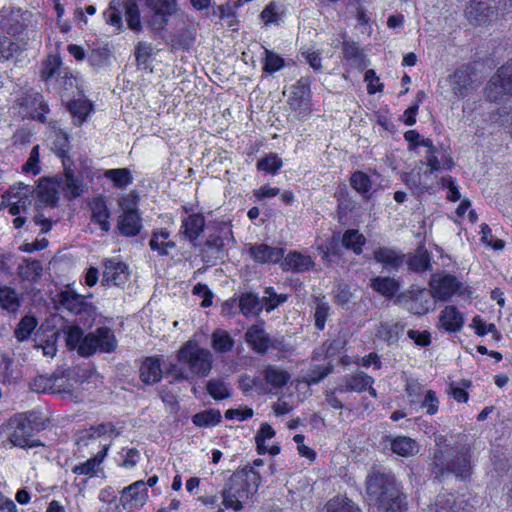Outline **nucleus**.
<instances>
[{"mask_svg": "<svg viewBox=\"0 0 512 512\" xmlns=\"http://www.w3.org/2000/svg\"><path fill=\"white\" fill-rule=\"evenodd\" d=\"M213 355L195 341H187L177 353V363H170L166 375L172 381H187L194 376L206 377L212 369Z\"/></svg>", "mask_w": 512, "mask_h": 512, "instance_id": "f257e3e1", "label": "nucleus"}, {"mask_svg": "<svg viewBox=\"0 0 512 512\" xmlns=\"http://www.w3.org/2000/svg\"><path fill=\"white\" fill-rule=\"evenodd\" d=\"M260 483L261 476L253 467H244L234 472L221 492L222 504L225 508L241 511L243 504L256 493Z\"/></svg>", "mask_w": 512, "mask_h": 512, "instance_id": "f03ea898", "label": "nucleus"}, {"mask_svg": "<svg viewBox=\"0 0 512 512\" xmlns=\"http://www.w3.org/2000/svg\"><path fill=\"white\" fill-rule=\"evenodd\" d=\"M444 442V436H437L435 438L437 449L434 452L432 465L438 469L436 474L443 475L447 471L454 473L457 477H468L471 472L469 446L460 444L443 449L442 445Z\"/></svg>", "mask_w": 512, "mask_h": 512, "instance_id": "7ed1b4c3", "label": "nucleus"}, {"mask_svg": "<svg viewBox=\"0 0 512 512\" xmlns=\"http://www.w3.org/2000/svg\"><path fill=\"white\" fill-rule=\"evenodd\" d=\"M52 151L62 159L64 166V190L72 197H78L83 193L82 181L75 175L71 168L70 158L67 156L69 149L68 135L62 131L55 132V139L51 147Z\"/></svg>", "mask_w": 512, "mask_h": 512, "instance_id": "20e7f679", "label": "nucleus"}, {"mask_svg": "<svg viewBox=\"0 0 512 512\" xmlns=\"http://www.w3.org/2000/svg\"><path fill=\"white\" fill-rule=\"evenodd\" d=\"M92 294L83 296L72 289H66L59 294V303L69 312L79 316L84 326H91L97 317L96 307L87 300Z\"/></svg>", "mask_w": 512, "mask_h": 512, "instance_id": "39448f33", "label": "nucleus"}, {"mask_svg": "<svg viewBox=\"0 0 512 512\" xmlns=\"http://www.w3.org/2000/svg\"><path fill=\"white\" fill-rule=\"evenodd\" d=\"M511 5V0H471L466 15L473 25H481L497 19Z\"/></svg>", "mask_w": 512, "mask_h": 512, "instance_id": "423d86ee", "label": "nucleus"}, {"mask_svg": "<svg viewBox=\"0 0 512 512\" xmlns=\"http://www.w3.org/2000/svg\"><path fill=\"white\" fill-rule=\"evenodd\" d=\"M489 102H501L512 96V59L501 66L484 88Z\"/></svg>", "mask_w": 512, "mask_h": 512, "instance_id": "0eeeda50", "label": "nucleus"}, {"mask_svg": "<svg viewBox=\"0 0 512 512\" xmlns=\"http://www.w3.org/2000/svg\"><path fill=\"white\" fill-rule=\"evenodd\" d=\"M229 238H232L230 225L226 222H221L216 227L215 232L209 234L200 249L203 261L211 263L222 259L225 256V241Z\"/></svg>", "mask_w": 512, "mask_h": 512, "instance_id": "6e6552de", "label": "nucleus"}, {"mask_svg": "<svg viewBox=\"0 0 512 512\" xmlns=\"http://www.w3.org/2000/svg\"><path fill=\"white\" fill-rule=\"evenodd\" d=\"M367 494L378 503L400 491L393 475L379 470L371 471L366 478Z\"/></svg>", "mask_w": 512, "mask_h": 512, "instance_id": "1a4fd4ad", "label": "nucleus"}, {"mask_svg": "<svg viewBox=\"0 0 512 512\" xmlns=\"http://www.w3.org/2000/svg\"><path fill=\"white\" fill-rule=\"evenodd\" d=\"M118 341L109 327L97 328L87 334L86 344L82 347V356L89 357L96 352L112 353L116 350Z\"/></svg>", "mask_w": 512, "mask_h": 512, "instance_id": "9d476101", "label": "nucleus"}, {"mask_svg": "<svg viewBox=\"0 0 512 512\" xmlns=\"http://www.w3.org/2000/svg\"><path fill=\"white\" fill-rule=\"evenodd\" d=\"M432 296L440 301L449 300L454 294H463L465 287L454 275L433 274L430 279Z\"/></svg>", "mask_w": 512, "mask_h": 512, "instance_id": "9b49d317", "label": "nucleus"}, {"mask_svg": "<svg viewBox=\"0 0 512 512\" xmlns=\"http://www.w3.org/2000/svg\"><path fill=\"white\" fill-rule=\"evenodd\" d=\"M145 4L152 11L148 25L155 31L163 30L178 10L177 0H145Z\"/></svg>", "mask_w": 512, "mask_h": 512, "instance_id": "f8f14e48", "label": "nucleus"}, {"mask_svg": "<svg viewBox=\"0 0 512 512\" xmlns=\"http://www.w3.org/2000/svg\"><path fill=\"white\" fill-rule=\"evenodd\" d=\"M9 425L13 428L9 440L14 446L31 448L41 445L38 440L33 439L34 427L29 419L19 416L12 419Z\"/></svg>", "mask_w": 512, "mask_h": 512, "instance_id": "ddd939ff", "label": "nucleus"}, {"mask_svg": "<svg viewBox=\"0 0 512 512\" xmlns=\"http://www.w3.org/2000/svg\"><path fill=\"white\" fill-rule=\"evenodd\" d=\"M310 98V80L307 77H302L291 87L287 102L290 108L299 115H307L310 112Z\"/></svg>", "mask_w": 512, "mask_h": 512, "instance_id": "4468645a", "label": "nucleus"}, {"mask_svg": "<svg viewBox=\"0 0 512 512\" xmlns=\"http://www.w3.org/2000/svg\"><path fill=\"white\" fill-rule=\"evenodd\" d=\"M244 337L251 349L260 355L266 354L270 347L279 348V345L272 341L265 331L263 322L250 326Z\"/></svg>", "mask_w": 512, "mask_h": 512, "instance_id": "2eb2a0df", "label": "nucleus"}, {"mask_svg": "<svg viewBox=\"0 0 512 512\" xmlns=\"http://www.w3.org/2000/svg\"><path fill=\"white\" fill-rule=\"evenodd\" d=\"M447 81L451 86L453 94L459 99L467 97L475 87L472 70L469 66H462L456 69L448 76Z\"/></svg>", "mask_w": 512, "mask_h": 512, "instance_id": "dca6fc26", "label": "nucleus"}, {"mask_svg": "<svg viewBox=\"0 0 512 512\" xmlns=\"http://www.w3.org/2000/svg\"><path fill=\"white\" fill-rule=\"evenodd\" d=\"M106 435L109 437L119 435V432L111 422L101 423L91 426L88 429L78 431L76 435V444L79 448L87 447L98 439L104 438Z\"/></svg>", "mask_w": 512, "mask_h": 512, "instance_id": "f3484780", "label": "nucleus"}, {"mask_svg": "<svg viewBox=\"0 0 512 512\" xmlns=\"http://www.w3.org/2000/svg\"><path fill=\"white\" fill-rule=\"evenodd\" d=\"M130 271L128 265L115 259H106L104 261L103 285L122 286L129 278Z\"/></svg>", "mask_w": 512, "mask_h": 512, "instance_id": "a211bd4d", "label": "nucleus"}, {"mask_svg": "<svg viewBox=\"0 0 512 512\" xmlns=\"http://www.w3.org/2000/svg\"><path fill=\"white\" fill-rule=\"evenodd\" d=\"M18 101L20 106L25 109L26 115L32 119H37L42 123L45 122V114L48 112V107L44 103L43 97L40 93L27 91L23 93Z\"/></svg>", "mask_w": 512, "mask_h": 512, "instance_id": "6ab92c4d", "label": "nucleus"}, {"mask_svg": "<svg viewBox=\"0 0 512 512\" xmlns=\"http://www.w3.org/2000/svg\"><path fill=\"white\" fill-rule=\"evenodd\" d=\"M250 257L257 263H277L284 256V250L267 244H254L249 247Z\"/></svg>", "mask_w": 512, "mask_h": 512, "instance_id": "aec40b11", "label": "nucleus"}, {"mask_svg": "<svg viewBox=\"0 0 512 512\" xmlns=\"http://www.w3.org/2000/svg\"><path fill=\"white\" fill-rule=\"evenodd\" d=\"M121 499L130 508L143 506L148 499L146 483L139 480L124 488Z\"/></svg>", "mask_w": 512, "mask_h": 512, "instance_id": "412c9836", "label": "nucleus"}, {"mask_svg": "<svg viewBox=\"0 0 512 512\" xmlns=\"http://www.w3.org/2000/svg\"><path fill=\"white\" fill-rule=\"evenodd\" d=\"M117 227L120 233L127 237L137 235L141 228V218L137 210L133 208L125 209L119 216Z\"/></svg>", "mask_w": 512, "mask_h": 512, "instance_id": "4be33fe9", "label": "nucleus"}, {"mask_svg": "<svg viewBox=\"0 0 512 512\" xmlns=\"http://www.w3.org/2000/svg\"><path fill=\"white\" fill-rule=\"evenodd\" d=\"M374 259L386 270L398 271L404 263L405 255L390 248L381 247L374 251Z\"/></svg>", "mask_w": 512, "mask_h": 512, "instance_id": "5701e85b", "label": "nucleus"}, {"mask_svg": "<svg viewBox=\"0 0 512 512\" xmlns=\"http://www.w3.org/2000/svg\"><path fill=\"white\" fill-rule=\"evenodd\" d=\"M52 394H59L64 399H70L73 401H78L79 393L76 392L73 388V384L70 382L65 372L55 371L52 374Z\"/></svg>", "mask_w": 512, "mask_h": 512, "instance_id": "b1692460", "label": "nucleus"}, {"mask_svg": "<svg viewBox=\"0 0 512 512\" xmlns=\"http://www.w3.org/2000/svg\"><path fill=\"white\" fill-rule=\"evenodd\" d=\"M284 260L281 267L285 271L305 272L309 271L314 266L312 258L308 255H303L300 252L293 251L283 256Z\"/></svg>", "mask_w": 512, "mask_h": 512, "instance_id": "393cba45", "label": "nucleus"}, {"mask_svg": "<svg viewBox=\"0 0 512 512\" xmlns=\"http://www.w3.org/2000/svg\"><path fill=\"white\" fill-rule=\"evenodd\" d=\"M19 12L20 10L15 12L12 9L7 8H4L1 11V28L3 31L14 38H17L16 36L21 35L25 29L24 24L19 20Z\"/></svg>", "mask_w": 512, "mask_h": 512, "instance_id": "a878e982", "label": "nucleus"}, {"mask_svg": "<svg viewBox=\"0 0 512 512\" xmlns=\"http://www.w3.org/2000/svg\"><path fill=\"white\" fill-rule=\"evenodd\" d=\"M374 383V379L365 374L364 372H358L352 374L345 379V384L338 386L336 391L340 393L345 392H357L361 393Z\"/></svg>", "mask_w": 512, "mask_h": 512, "instance_id": "bb28decb", "label": "nucleus"}, {"mask_svg": "<svg viewBox=\"0 0 512 512\" xmlns=\"http://www.w3.org/2000/svg\"><path fill=\"white\" fill-rule=\"evenodd\" d=\"M385 441L390 443L391 450L402 457H410L418 453L419 447L415 440L407 436L392 438L386 436Z\"/></svg>", "mask_w": 512, "mask_h": 512, "instance_id": "cd10ccee", "label": "nucleus"}, {"mask_svg": "<svg viewBox=\"0 0 512 512\" xmlns=\"http://www.w3.org/2000/svg\"><path fill=\"white\" fill-rule=\"evenodd\" d=\"M110 445L111 440L105 441L104 443L101 442V450L94 457L88 459L86 462L79 465H75L72 469V472L77 475L92 476L95 473L97 466H99L102 463L105 456L107 455Z\"/></svg>", "mask_w": 512, "mask_h": 512, "instance_id": "c85d7f7f", "label": "nucleus"}, {"mask_svg": "<svg viewBox=\"0 0 512 512\" xmlns=\"http://www.w3.org/2000/svg\"><path fill=\"white\" fill-rule=\"evenodd\" d=\"M262 375L267 384H269L274 389L283 388L290 380V373L276 365H267L263 371Z\"/></svg>", "mask_w": 512, "mask_h": 512, "instance_id": "c756f323", "label": "nucleus"}, {"mask_svg": "<svg viewBox=\"0 0 512 512\" xmlns=\"http://www.w3.org/2000/svg\"><path fill=\"white\" fill-rule=\"evenodd\" d=\"M205 227L204 216L200 213L190 214L182 220L181 228L187 239L191 242L196 241Z\"/></svg>", "mask_w": 512, "mask_h": 512, "instance_id": "7c9ffc66", "label": "nucleus"}, {"mask_svg": "<svg viewBox=\"0 0 512 512\" xmlns=\"http://www.w3.org/2000/svg\"><path fill=\"white\" fill-rule=\"evenodd\" d=\"M439 321L441 326L448 332L460 331L464 323L463 315L455 306L445 307L440 314Z\"/></svg>", "mask_w": 512, "mask_h": 512, "instance_id": "2f4dec72", "label": "nucleus"}, {"mask_svg": "<svg viewBox=\"0 0 512 512\" xmlns=\"http://www.w3.org/2000/svg\"><path fill=\"white\" fill-rule=\"evenodd\" d=\"M371 288L386 298H392L400 288L399 282L391 277L376 276L370 280Z\"/></svg>", "mask_w": 512, "mask_h": 512, "instance_id": "473e14b6", "label": "nucleus"}, {"mask_svg": "<svg viewBox=\"0 0 512 512\" xmlns=\"http://www.w3.org/2000/svg\"><path fill=\"white\" fill-rule=\"evenodd\" d=\"M162 377L160 362L156 358H147L141 365L140 378L146 384H154Z\"/></svg>", "mask_w": 512, "mask_h": 512, "instance_id": "72a5a7b5", "label": "nucleus"}, {"mask_svg": "<svg viewBox=\"0 0 512 512\" xmlns=\"http://www.w3.org/2000/svg\"><path fill=\"white\" fill-rule=\"evenodd\" d=\"M430 260V253L423 246H420L413 255L409 256L407 260L408 269L417 273L431 270Z\"/></svg>", "mask_w": 512, "mask_h": 512, "instance_id": "f704fd0d", "label": "nucleus"}, {"mask_svg": "<svg viewBox=\"0 0 512 512\" xmlns=\"http://www.w3.org/2000/svg\"><path fill=\"white\" fill-rule=\"evenodd\" d=\"M26 48V42L19 38L0 37V60H9Z\"/></svg>", "mask_w": 512, "mask_h": 512, "instance_id": "c9c22d12", "label": "nucleus"}, {"mask_svg": "<svg viewBox=\"0 0 512 512\" xmlns=\"http://www.w3.org/2000/svg\"><path fill=\"white\" fill-rule=\"evenodd\" d=\"M234 339L224 329H216L211 335V347L215 352L225 354L234 347Z\"/></svg>", "mask_w": 512, "mask_h": 512, "instance_id": "e433bc0d", "label": "nucleus"}, {"mask_svg": "<svg viewBox=\"0 0 512 512\" xmlns=\"http://www.w3.org/2000/svg\"><path fill=\"white\" fill-rule=\"evenodd\" d=\"M92 220L100 225L101 230L108 232L110 213L103 198H96L91 203Z\"/></svg>", "mask_w": 512, "mask_h": 512, "instance_id": "4c0bfd02", "label": "nucleus"}, {"mask_svg": "<svg viewBox=\"0 0 512 512\" xmlns=\"http://www.w3.org/2000/svg\"><path fill=\"white\" fill-rule=\"evenodd\" d=\"M42 264L36 259L25 258L18 266V275L22 280L36 281L42 274Z\"/></svg>", "mask_w": 512, "mask_h": 512, "instance_id": "58836bf2", "label": "nucleus"}, {"mask_svg": "<svg viewBox=\"0 0 512 512\" xmlns=\"http://www.w3.org/2000/svg\"><path fill=\"white\" fill-rule=\"evenodd\" d=\"M66 335V345L70 349H76L82 356V347L86 344L87 334L84 335L83 330L76 325H70L63 329Z\"/></svg>", "mask_w": 512, "mask_h": 512, "instance_id": "ea45409f", "label": "nucleus"}, {"mask_svg": "<svg viewBox=\"0 0 512 512\" xmlns=\"http://www.w3.org/2000/svg\"><path fill=\"white\" fill-rule=\"evenodd\" d=\"M21 306V297L15 289L0 285V307L8 312H16Z\"/></svg>", "mask_w": 512, "mask_h": 512, "instance_id": "a19ab883", "label": "nucleus"}, {"mask_svg": "<svg viewBox=\"0 0 512 512\" xmlns=\"http://www.w3.org/2000/svg\"><path fill=\"white\" fill-rule=\"evenodd\" d=\"M67 108L73 117L74 123L77 126H80L86 120V117L91 111L92 105L88 100L77 99L70 101Z\"/></svg>", "mask_w": 512, "mask_h": 512, "instance_id": "79ce46f5", "label": "nucleus"}, {"mask_svg": "<svg viewBox=\"0 0 512 512\" xmlns=\"http://www.w3.org/2000/svg\"><path fill=\"white\" fill-rule=\"evenodd\" d=\"M322 512H361L360 508L347 497H334L329 500Z\"/></svg>", "mask_w": 512, "mask_h": 512, "instance_id": "37998d69", "label": "nucleus"}, {"mask_svg": "<svg viewBox=\"0 0 512 512\" xmlns=\"http://www.w3.org/2000/svg\"><path fill=\"white\" fill-rule=\"evenodd\" d=\"M240 312L244 316L258 315L263 310V304L257 295L244 293L239 298Z\"/></svg>", "mask_w": 512, "mask_h": 512, "instance_id": "c03bdc74", "label": "nucleus"}, {"mask_svg": "<svg viewBox=\"0 0 512 512\" xmlns=\"http://www.w3.org/2000/svg\"><path fill=\"white\" fill-rule=\"evenodd\" d=\"M395 494L396 495L383 498V500L378 503L379 509L382 512H406L404 495L401 491H398Z\"/></svg>", "mask_w": 512, "mask_h": 512, "instance_id": "a18cd8bd", "label": "nucleus"}, {"mask_svg": "<svg viewBox=\"0 0 512 512\" xmlns=\"http://www.w3.org/2000/svg\"><path fill=\"white\" fill-rule=\"evenodd\" d=\"M128 27L133 31H140L142 28L139 7L133 0H125L122 7Z\"/></svg>", "mask_w": 512, "mask_h": 512, "instance_id": "49530a36", "label": "nucleus"}, {"mask_svg": "<svg viewBox=\"0 0 512 512\" xmlns=\"http://www.w3.org/2000/svg\"><path fill=\"white\" fill-rule=\"evenodd\" d=\"M38 322L32 315L24 316L17 324L14 335L20 342L27 340L32 332L35 330Z\"/></svg>", "mask_w": 512, "mask_h": 512, "instance_id": "de8ad7c7", "label": "nucleus"}, {"mask_svg": "<svg viewBox=\"0 0 512 512\" xmlns=\"http://www.w3.org/2000/svg\"><path fill=\"white\" fill-rule=\"evenodd\" d=\"M403 330L404 326L399 323H381L377 330V337L392 343L398 340L399 335L403 332Z\"/></svg>", "mask_w": 512, "mask_h": 512, "instance_id": "09e8293b", "label": "nucleus"}, {"mask_svg": "<svg viewBox=\"0 0 512 512\" xmlns=\"http://www.w3.org/2000/svg\"><path fill=\"white\" fill-rule=\"evenodd\" d=\"M462 503H457L456 497L451 493L440 494L434 504V512H459Z\"/></svg>", "mask_w": 512, "mask_h": 512, "instance_id": "8fccbe9b", "label": "nucleus"}, {"mask_svg": "<svg viewBox=\"0 0 512 512\" xmlns=\"http://www.w3.org/2000/svg\"><path fill=\"white\" fill-rule=\"evenodd\" d=\"M65 70L61 69V61L57 56L50 55L43 62L41 69V79L48 81L56 75L61 76Z\"/></svg>", "mask_w": 512, "mask_h": 512, "instance_id": "3c124183", "label": "nucleus"}, {"mask_svg": "<svg viewBox=\"0 0 512 512\" xmlns=\"http://www.w3.org/2000/svg\"><path fill=\"white\" fill-rule=\"evenodd\" d=\"M329 312L330 306L324 301V298L314 297V320L315 327L318 330H323L325 328Z\"/></svg>", "mask_w": 512, "mask_h": 512, "instance_id": "603ef678", "label": "nucleus"}, {"mask_svg": "<svg viewBox=\"0 0 512 512\" xmlns=\"http://www.w3.org/2000/svg\"><path fill=\"white\" fill-rule=\"evenodd\" d=\"M365 237L357 230H347L342 237V244L345 248L353 250L356 254L362 252V247L365 244Z\"/></svg>", "mask_w": 512, "mask_h": 512, "instance_id": "864d4df0", "label": "nucleus"}, {"mask_svg": "<svg viewBox=\"0 0 512 512\" xmlns=\"http://www.w3.org/2000/svg\"><path fill=\"white\" fill-rule=\"evenodd\" d=\"M125 0H112L109 8L104 12L106 22L120 28L122 26V7Z\"/></svg>", "mask_w": 512, "mask_h": 512, "instance_id": "5fc2aeb1", "label": "nucleus"}, {"mask_svg": "<svg viewBox=\"0 0 512 512\" xmlns=\"http://www.w3.org/2000/svg\"><path fill=\"white\" fill-rule=\"evenodd\" d=\"M221 413L216 409H209L203 412L197 413L192 417V422L196 426H214L220 423Z\"/></svg>", "mask_w": 512, "mask_h": 512, "instance_id": "6e6d98bb", "label": "nucleus"}, {"mask_svg": "<svg viewBox=\"0 0 512 512\" xmlns=\"http://www.w3.org/2000/svg\"><path fill=\"white\" fill-rule=\"evenodd\" d=\"M104 176L110 179L116 187L123 188L132 183L130 171L126 168L106 170Z\"/></svg>", "mask_w": 512, "mask_h": 512, "instance_id": "4d7b16f0", "label": "nucleus"}, {"mask_svg": "<svg viewBox=\"0 0 512 512\" xmlns=\"http://www.w3.org/2000/svg\"><path fill=\"white\" fill-rule=\"evenodd\" d=\"M208 393L216 400L230 397L228 385L219 379H211L207 383Z\"/></svg>", "mask_w": 512, "mask_h": 512, "instance_id": "13d9d810", "label": "nucleus"}, {"mask_svg": "<svg viewBox=\"0 0 512 512\" xmlns=\"http://www.w3.org/2000/svg\"><path fill=\"white\" fill-rule=\"evenodd\" d=\"M111 57L110 50L108 48H98L92 50L88 55V62L94 68H101L109 63Z\"/></svg>", "mask_w": 512, "mask_h": 512, "instance_id": "bf43d9fd", "label": "nucleus"}, {"mask_svg": "<svg viewBox=\"0 0 512 512\" xmlns=\"http://www.w3.org/2000/svg\"><path fill=\"white\" fill-rule=\"evenodd\" d=\"M350 184L357 192L361 194L369 192L372 186L370 177L362 171H356L352 174L350 178Z\"/></svg>", "mask_w": 512, "mask_h": 512, "instance_id": "052dcab7", "label": "nucleus"}, {"mask_svg": "<svg viewBox=\"0 0 512 512\" xmlns=\"http://www.w3.org/2000/svg\"><path fill=\"white\" fill-rule=\"evenodd\" d=\"M412 294V302L410 303V310L415 314H426L430 310V301L429 299H425L424 303L422 300L426 293L424 290H419L417 293L410 292Z\"/></svg>", "mask_w": 512, "mask_h": 512, "instance_id": "680f3d73", "label": "nucleus"}, {"mask_svg": "<svg viewBox=\"0 0 512 512\" xmlns=\"http://www.w3.org/2000/svg\"><path fill=\"white\" fill-rule=\"evenodd\" d=\"M334 302L342 308H347L349 301L352 298L350 287L346 283H338L334 290Z\"/></svg>", "mask_w": 512, "mask_h": 512, "instance_id": "e2e57ef3", "label": "nucleus"}, {"mask_svg": "<svg viewBox=\"0 0 512 512\" xmlns=\"http://www.w3.org/2000/svg\"><path fill=\"white\" fill-rule=\"evenodd\" d=\"M170 234L166 230H160L154 232L149 242V246L153 251H158L160 256H166L169 254L168 251H165L164 244L169 238Z\"/></svg>", "mask_w": 512, "mask_h": 512, "instance_id": "0e129e2a", "label": "nucleus"}, {"mask_svg": "<svg viewBox=\"0 0 512 512\" xmlns=\"http://www.w3.org/2000/svg\"><path fill=\"white\" fill-rule=\"evenodd\" d=\"M265 294L266 296L263 298V301L267 312H271L287 300L286 294H277L272 287H267Z\"/></svg>", "mask_w": 512, "mask_h": 512, "instance_id": "69168bd1", "label": "nucleus"}, {"mask_svg": "<svg viewBox=\"0 0 512 512\" xmlns=\"http://www.w3.org/2000/svg\"><path fill=\"white\" fill-rule=\"evenodd\" d=\"M30 389L36 393H51L52 390V374L38 375L32 379L29 384Z\"/></svg>", "mask_w": 512, "mask_h": 512, "instance_id": "338daca9", "label": "nucleus"}, {"mask_svg": "<svg viewBox=\"0 0 512 512\" xmlns=\"http://www.w3.org/2000/svg\"><path fill=\"white\" fill-rule=\"evenodd\" d=\"M282 166V160L277 154H269L258 161L257 167L267 173H276Z\"/></svg>", "mask_w": 512, "mask_h": 512, "instance_id": "774afa93", "label": "nucleus"}]
</instances>
